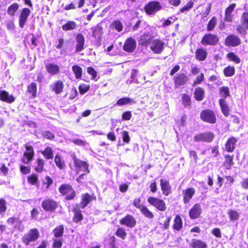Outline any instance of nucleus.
Returning a JSON list of instances; mask_svg holds the SVG:
<instances>
[{"mask_svg":"<svg viewBox=\"0 0 248 248\" xmlns=\"http://www.w3.org/2000/svg\"><path fill=\"white\" fill-rule=\"evenodd\" d=\"M242 23L243 25L248 29V13H244L242 15Z\"/></svg>","mask_w":248,"mask_h":248,"instance_id":"338daca9","label":"nucleus"},{"mask_svg":"<svg viewBox=\"0 0 248 248\" xmlns=\"http://www.w3.org/2000/svg\"><path fill=\"white\" fill-rule=\"evenodd\" d=\"M90 86L89 85L81 84L78 87L79 93L81 94H83L87 92L90 89Z\"/></svg>","mask_w":248,"mask_h":248,"instance_id":"0e129e2a","label":"nucleus"},{"mask_svg":"<svg viewBox=\"0 0 248 248\" xmlns=\"http://www.w3.org/2000/svg\"><path fill=\"white\" fill-rule=\"evenodd\" d=\"M217 22V19L216 17L214 16L209 21L207 27V30L208 31H212L213 30L215 26H216Z\"/></svg>","mask_w":248,"mask_h":248,"instance_id":"4d7b16f0","label":"nucleus"},{"mask_svg":"<svg viewBox=\"0 0 248 248\" xmlns=\"http://www.w3.org/2000/svg\"><path fill=\"white\" fill-rule=\"evenodd\" d=\"M40 237V232L38 229L32 228L29 230L21 238L22 242L28 246L31 242L36 241Z\"/></svg>","mask_w":248,"mask_h":248,"instance_id":"f03ea898","label":"nucleus"},{"mask_svg":"<svg viewBox=\"0 0 248 248\" xmlns=\"http://www.w3.org/2000/svg\"><path fill=\"white\" fill-rule=\"evenodd\" d=\"M28 183L32 186H35L37 189H40V182L38 176L36 173H33L27 177Z\"/></svg>","mask_w":248,"mask_h":248,"instance_id":"a878e982","label":"nucleus"},{"mask_svg":"<svg viewBox=\"0 0 248 248\" xmlns=\"http://www.w3.org/2000/svg\"><path fill=\"white\" fill-rule=\"evenodd\" d=\"M31 12V10L27 8H24L22 10L19 17V26L20 28H23L24 27Z\"/></svg>","mask_w":248,"mask_h":248,"instance_id":"a211bd4d","label":"nucleus"},{"mask_svg":"<svg viewBox=\"0 0 248 248\" xmlns=\"http://www.w3.org/2000/svg\"><path fill=\"white\" fill-rule=\"evenodd\" d=\"M0 100L3 102L11 104L15 100L13 95L9 94L5 90H0Z\"/></svg>","mask_w":248,"mask_h":248,"instance_id":"5701e85b","label":"nucleus"},{"mask_svg":"<svg viewBox=\"0 0 248 248\" xmlns=\"http://www.w3.org/2000/svg\"><path fill=\"white\" fill-rule=\"evenodd\" d=\"M183 223L182 217L179 215H176L172 226V229L176 231H180L183 228Z\"/></svg>","mask_w":248,"mask_h":248,"instance_id":"cd10ccee","label":"nucleus"},{"mask_svg":"<svg viewBox=\"0 0 248 248\" xmlns=\"http://www.w3.org/2000/svg\"><path fill=\"white\" fill-rule=\"evenodd\" d=\"M115 234L117 237L121 238L122 240L125 239L127 235L125 230L122 227H119L117 229Z\"/></svg>","mask_w":248,"mask_h":248,"instance_id":"864d4df0","label":"nucleus"},{"mask_svg":"<svg viewBox=\"0 0 248 248\" xmlns=\"http://www.w3.org/2000/svg\"><path fill=\"white\" fill-rule=\"evenodd\" d=\"M64 83L62 80H58L54 82L50 86V89L52 91L56 94H60L63 91Z\"/></svg>","mask_w":248,"mask_h":248,"instance_id":"4be33fe9","label":"nucleus"},{"mask_svg":"<svg viewBox=\"0 0 248 248\" xmlns=\"http://www.w3.org/2000/svg\"><path fill=\"white\" fill-rule=\"evenodd\" d=\"M73 159L76 170L78 171L82 170L87 173H90V170L89 169V165L86 162L77 158L76 156L73 157Z\"/></svg>","mask_w":248,"mask_h":248,"instance_id":"f8f14e48","label":"nucleus"},{"mask_svg":"<svg viewBox=\"0 0 248 248\" xmlns=\"http://www.w3.org/2000/svg\"><path fill=\"white\" fill-rule=\"evenodd\" d=\"M140 211L145 217L148 218L153 219L154 217V214L145 206H143Z\"/></svg>","mask_w":248,"mask_h":248,"instance_id":"49530a36","label":"nucleus"},{"mask_svg":"<svg viewBox=\"0 0 248 248\" xmlns=\"http://www.w3.org/2000/svg\"><path fill=\"white\" fill-rule=\"evenodd\" d=\"M19 8V5L16 3H14L10 5L7 9V13L11 16H14L16 12Z\"/></svg>","mask_w":248,"mask_h":248,"instance_id":"09e8293b","label":"nucleus"},{"mask_svg":"<svg viewBox=\"0 0 248 248\" xmlns=\"http://www.w3.org/2000/svg\"><path fill=\"white\" fill-rule=\"evenodd\" d=\"M42 136L44 139L48 140H52L55 138L54 135L49 131H46L44 132L42 134Z\"/></svg>","mask_w":248,"mask_h":248,"instance_id":"69168bd1","label":"nucleus"},{"mask_svg":"<svg viewBox=\"0 0 248 248\" xmlns=\"http://www.w3.org/2000/svg\"><path fill=\"white\" fill-rule=\"evenodd\" d=\"M42 208L46 212H53L59 206V203L51 198H46L42 202Z\"/></svg>","mask_w":248,"mask_h":248,"instance_id":"423d86ee","label":"nucleus"},{"mask_svg":"<svg viewBox=\"0 0 248 248\" xmlns=\"http://www.w3.org/2000/svg\"><path fill=\"white\" fill-rule=\"evenodd\" d=\"M21 220L18 217H10L7 219V223L10 226H14L16 224L20 225L21 224Z\"/></svg>","mask_w":248,"mask_h":248,"instance_id":"5fc2aeb1","label":"nucleus"},{"mask_svg":"<svg viewBox=\"0 0 248 248\" xmlns=\"http://www.w3.org/2000/svg\"><path fill=\"white\" fill-rule=\"evenodd\" d=\"M160 185L162 194L165 196H168L172 193V187L168 180L161 179Z\"/></svg>","mask_w":248,"mask_h":248,"instance_id":"dca6fc26","label":"nucleus"},{"mask_svg":"<svg viewBox=\"0 0 248 248\" xmlns=\"http://www.w3.org/2000/svg\"><path fill=\"white\" fill-rule=\"evenodd\" d=\"M27 92L29 93L30 97L34 98L37 94V84L35 82H31L27 87Z\"/></svg>","mask_w":248,"mask_h":248,"instance_id":"473e14b6","label":"nucleus"},{"mask_svg":"<svg viewBox=\"0 0 248 248\" xmlns=\"http://www.w3.org/2000/svg\"><path fill=\"white\" fill-rule=\"evenodd\" d=\"M111 27L115 29L116 31L120 32L123 30V26L121 22L119 20L114 21L111 25Z\"/></svg>","mask_w":248,"mask_h":248,"instance_id":"13d9d810","label":"nucleus"},{"mask_svg":"<svg viewBox=\"0 0 248 248\" xmlns=\"http://www.w3.org/2000/svg\"><path fill=\"white\" fill-rule=\"evenodd\" d=\"M85 39L83 35L78 34L76 36V51H80L84 48Z\"/></svg>","mask_w":248,"mask_h":248,"instance_id":"72a5a7b5","label":"nucleus"},{"mask_svg":"<svg viewBox=\"0 0 248 248\" xmlns=\"http://www.w3.org/2000/svg\"><path fill=\"white\" fill-rule=\"evenodd\" d=\"M133 205L140 210L143 208L144 206L142 205L141 200L140 198H136L134 199L133 202Z\"/></svg>","mask_w":248,"mask_h":248,"instance_id":"e2e57ef3","label":"nucleus"},{"mask_svg":"<svg viewBox=\"0 0 248 248\" xmlns=\"http://www.w3.org/2000/svg\"><path fill=\"white\" fill-rule=\"evenodd\" d=\"M183 200L184 203H188L196 193L194 188L189 187L183 190Z\"/></svg>","mask_w":248,"mask_h":248,"instance_id":"4468645a","label":"nucleus"},{"mask_svg":"<svg viewBox=\"0 0 248 248\" xmlns=\"http://www.w3.org/2000/svg\"><path fill=\"white\" fill-rule=\"evenodd\" d=\"M25 151L24 152L23 156L21 160L25 164H30L33 160L34 156V151L32 146L28 143L24 144Z\"/></svg>","mask_w":248,"mask_h":248,"instance_id":"0eeeda50","label":"nucleus"},{"mask_svg":"<svg viewBox=\"0 0 248 248\" xmlns=\"http://www.w3.org/2000/svg\"><path fill=\"white\" fill-rule=\"evenodd\" d=\"M193 2L192 0H190L186 3L185 6L180 9V12L181 13H184L186 11H188L193 7Z\"/></svg>","mask_w":248,"mask_h":248,"instance_id":"052dcab7","label":"nucleus"},{"mask_svg":"<svg viewBox=\"0 0 248 248\" xmlns=\"http://www.w3.org/2000/svg\"><path fill=\"white\" fill-rule=\"evenodd\" d=\"M115 240L116 238L114 236H110L108 241L104 244L105 248H117Z\"/></svg>","mask_w":248,"mask_h":248,"instance_id":"603ef678","label":"nucleus"},{"mask_svg":"<svg viewBox=\"0 0 248 248\" xmlns=\"http://www.w3.org/2000/svg\"><path fill=\"white\" fill-rule=\"evenodd\" d=\"M41 154L47 160L52 159L53 158V151L50 147H46L44 150L41 151Z\"/></svg>","mask_w":248,"mask_h":248,"instance_id":"58836bf2","label":"nucleus"},{"mask_svg":"<svg viewBox=\"0 0 248 248\" xmlns=\"http://www.w3.org/2000/svg\"><path fill=\"white\" fill-rule=\"evenodd\" d=\"M190 246L191 248H208V245L205 242L197 239H192Z\"/></svg>","mask_w":248,"mask_h":248,"instance_id":"2f4dec72","label":"nucleus"},{"mask_svg":"<svg viewBox=\"0 0 248 248\" xmlns=\"http://www.w3.org/2000/svg\"><path fill=\"white\" fill-rule=\"evenodd\" d=\"M204 79V76L203 73H202L198 76L193 81L192 86L195 87L198 84H201Z\"/></svg>","mask_w":248,"mask_h":248,"instance_id":"bf43d9fd","label":"nucleus"},{"mask_svg":"<svg viewBox=\"0 0 248 248\" xmlns=\"http://www.w3.org/2000/svg\"><path fill=\"white\" fill-rule=\"evenodd\" d=\"M54 162L56 166L60 170H63L65 168L66 165L64 161L62 158L60 154H57L54 157Z\"/></svg>","mask_w":248,"mask_h":248,"instance_id":"f704fd0d","label":"nucleus"},{"mask_svg":"<svg viewBox=\"0 0 248 248\" xmlns=\"http://www.w3.org/2000/svg\"><path fill=\"white\" fill-rule=\"evenodd\" d=\"M182 102L185 107H189L191 105L190 97L186 93L182 94Z\"/></svg>","mask_w":248,"mask_h":248,"instance_id":"3c124183","label":"nucleus"},{"mask_svg":"<svg viewBox=\"0 0 248 248\" xmlns=\"http://www.w3.org/2000/svg\"><path fill=\"white\" fill-rule=\"evenodd\" d=\"M62 239L53 240V242L52 245V248H62Z\"/></svg>","mask_w":248,"mask_h":248,"instance_id":"774afa93","label":"nucleus"},{"mask_svg":"<svg viewBox=\"0 0 248 248\" xmlns=\"http://www.w3.org/2000/svg\"><path fill=\"white\" fill-rule=\"evenodd\" d=\"M224 160L223 162V166L226 170H231L232 167L234 164L233 159L234 155H224Z\"/></svg>","mask_w":248,"mask_h":248,"instance_id":"393cba45","label":"nucleus"},{"mask_svg":"<svg viewBox=\"0 0 248 248\" xmlns=\"http://www.w3.org/2000/svg\"><path fill=\"white\" fill-rule=\"evenodd\" d=\"M215 138L213 132L207 131L196 134L194 136V140L196 142L211 143Z\"/></svg>","mask_w":248,"mask_h":248,"instance_id":"7ed1b4c3","label":"nucleus"},{"mask_svg":"<svg viewBox=\"0 0 248 248\" xmlns=\"http://www.w3.org/2000/svg\"><path fill=\"white\" fill-rule=\"evenodd\" d=\"M227 214L231 221H236L239 218L240 214L235 210L230 209L228 210Z\"/></svg>","mask_w":248,"mask_h":248,"instance_id":"c03bdc74","label":"nucleus"},{"mask_svg":"<svg viewBox=\"0 0 248 248\" xmlns=\"http://www.w3.org/2000/svg\"><path fill=\"white\" fill-rule=\"evenodd\" d=\"M152 41V37L150 35L144 34L141 36L140 42L142 45L147 46L149 44H151Z\"/></svg>","mask_w":248,"mask_h":248,"instance_id":"de8ad7c7","label":"nucleus"},{"mask_svg":"<svg viewBox=\"0 0 248 248\" xmlns=\"http://www.w3.org/2000/svg\"><path fill=\"white\" fill-rule=\"evenodd\" d=\"M207 54V51L202 48L198 49L195 53L197 59L201 61H203L205 59Z\"/></svg>","mask_w":248,"mask_h":248,"instance_id":"ea45409f","label":"nucleus"},{"mask_svg":"<svg viewBox=\"0 0 248 248\" xmlns=\"http://www.w3.org/2000/svg\"><path fill=\"white\" fill-rule=\"evenodd\" d=\"M93 200H96L95 196H91L88 193H85L82 195L81 202L78 204L81 209H84L90 202Z\"/></svg>","mask_w":248,"mask_h":248,"instance_id":"6ab92c4d","label":"nucleus"},{"mask_svg":"<svg viewBox=\"0 0 248 248\" xmlns=\"http://www.w3.org/2000/svg\"><path fill=\"white\" fill-rule=\"evenodd\" d=\"M219 41V38L217 35L213 34H206L202 38L201 44L203 45L215 46Z\"/></svg>","mask_w":248,"mask_h":248,"instance_id":"9d476101","label":"nucleus"},{"mask_svg":"<svg viewBox=\"0 0 248 248\" xmlns=\"http://www.w3.org/2000/svg\"><path fill=\"white\" fill-rule=\"evenodd\" d=\"M164 44L160 40L154 39L151 42L150 48L155 53H160L163 50Z\"/></svg>","mask_w":248,"mask_h":248,"instance_id":"2eb2a0df","label":"nucleus"},{"mask_svg":"<svg viewBox=\"0 0 248 248\" xmlns=\"http://www.w3.org/2000/svg\"><path fill=\"white\" fill-rule=\"evenodd\" d=\"M235 68L233 66L229 65L224 69L223 73L226 77H232L235 74Z\"/></svg>","mask_w":248,"mask_h":248,"instance_id":"8fccbe9b","label":"nucleus"},{"mask_svg":"<svg viewBox=\"0 0 248 248\" xmlns=\"http://www.w3.org/2000/svg\"><path fill=\"white\" fill-rule=\"evenodd\" d=\"M37 165L34 167V170L38 173L42 172L44 170V161L42 158H38L36 160Z\"/></svg>","mask_w":248,"mask_h":248,"instance_id":"a18cd8bd","label":"nucleus"},{"mask_svg":"<svg viewBox=\"0 0 248 248\" xmlns=\"http://www.w3.org/2000/svg\"><path fill=\"white\" fill-rule=\"evenodd\" d=\"M202 212L201 204L199 203H195L189 211V217L191 219L198 218L200 217Z\"/></svg>","mask_w":248,"mask_h":248,"instance_id":"ddd939ff","label":"nucleus"},{"mask_svg":"<svg viewBox=\"0 0 248 248\" xmlns=\"http://www.w3.org/2000/svg\"><path fill=\"white\" fill-rule=\"evenodd\" d=\"M42 187L41 189H48L53 183V179L48 175H46L44 179H42Z\"/></svg>","mask_w":248,"mask_h":248,"instance_id":"c9c22d12","label":"nucleus"},{"mask_svg":"<svg viewBox=\"0 0 248 248\" xmlns=\"http://www.w3.org/2000/svg\"><path fill=\"white\" fill-rule=\"evenodd\" d=\"M80 205L77 203L73 205L72 211L73 213L72 220L76 223L80 222L84 218Z\"/></svg>","mask_w":248,"mask_h":248,"instance_id":"6e6552de","label":"nucleus"},{"mask_svg":"<svg viewBox=\"0 0 248 248\" xmlns=\"http://www.w3.org/2000/svg\"><path fill=\"white\" fill-rule=\"evenodd\" d=\"M72 70L76 78H79L82 76V68L78 65H75L72 67Z\"/></svg>","mask_w":248,"mask_h":248,"instance_id":"6e6d98bb","label":"nucleus"},{"mask_svg":"<svg viewBox=\"0 0 248 248\" xmlns=\"http://www.w3.org/2000/svg\"><path fill=\"white\" fill-rule=\"evenodd\" d=\"M64 226L60 225L55 227L52 231L54 236L55 238H59L62 237L64 233Z\"/></svg>","mask_w":248,"mask_h":248,"instance_id":"4c0bfd02","label":"nucleus"},{"mask_svg":"<svg viewBox=\"0 0 248 248\" xmlns=\"http://www.w3.org/2000/svg\"><path fill=\"white\" fill-rule=\"evenodd\" d=\"M46 67L47 72L52 76L57 75L60 72L59 66L54 63H49Z\"/></svg>","mask_w":248,"mask_h":248,"instance_id":"c756f323","label":"nucleus"},{"mask_svg":"<svg viewBox=\"0 0 248 248\" xmlns=\"http://www.w3.org/2000/svg\"><path fill=\"white\" fill-rule=\"evenodd\" d=\"M200 119L204 122L210 124H214L217 122V117L215 112L210 109L202 110L200 114Z\"/></svg>","mask_w":248,"mask_h":248,"instance_id":"20e7f679","label":"nucleus"},{"mask_svg":"<svg viewBox=\"0 0 248 248\" xmlns=\"http://www.w3.org/2000/svg\"><path fill=\"white\" fill-rule=\"evenodd\" d=\"M227 58L228 61L240 62L239 58L232 52L229 53L227 55Z\"/></svg>","mask_w":248,"mask_h":248,"instance_id":"680f3d73","label":"nucleus"},{"mask_svg":"<svg viewBox=\"0 0 248 248\" xmlns=\"http://www.w3.org/2000/svg\"><path fill=\"white\" fill-rule=\"evenodd\" d=\"M189 80L188 76L184 73L176 74L173 77V82L175 88H178L186 84Z\"/></svg>","mask_w":248,"mask_h":248,"instance_id":"1a4fd4ad","label":"nucleus"},{"mask_svg":"<svg viewBox=\"0 0 248 248\" xmlns=\"http://www.w3.org/2000/svg\"><path fill=\"white\" fill-rule=\"evenodd\" d=\"M219 94L222 97L221 99L225 100L231 96L230 89L228 86H222L219 89Z\"/></svg>","mask_w":248,"mask_h":248,"instance_id":"e433bc0d","label":"nucleus"},{"mask_svg":"<svg viewBox=\"0 0 248 248\" xmlns=\"http://www.w3.org/2000/svg\"><path fill=\"white\" fill-rule=\"evenodd\" d=\"M240 43V38L233 34L229 35L225 39V44L227 46H238Z\"/></svg>","mask_w":248,"mask_h":248,"instance_id":"412c9836","label":"nucleus"},{"mask_svg":"<svg viewBox=\"0 0 248 248\" xmlns=\"http://www.w3.org/2000/svg\"><path fill=\"white\" fill-rule=\"evenodd\" d=\"M59 193L66 201L73 200L76 197V192L72 186L68 183H64L60 186L58 188Z\"/></svg>","mask_w":248,"mask_h":248,"instance_id":"f257e3e1","label":"nucleus"},{"mask_svg":"<svg viewBox=\"0 0 248 248\" xmlns=\"http://www.w3.org/2000/svg\"><path fill=\"white\" fill-rule=\"evenodd\" d=\"M147 202L159 211L164 212L167 209L164 201L157 197L150 196L147 199Z\"/></svg>","mask_w":248,"mask_h":248,"instance_id":"39448f33","label":"nucleus"},{"mask_svg":"<svg viewBox=\"0 0 248 248\" xmlns=\"http://www.w3.org/2000/svg\"><path fill=\"white\" fill-rule=\"evenodd\" d=\"M136 46V41L132 38L130 37L125 40L123 48L124 51L128 52H131L134 50Z\"/></svg>","mask_w":248,"mask_h":248,"instance_id":"aec40b11","label":"nucleus"},{"mask_svg":"<svg viewBox=\"0 0 248 248\" xmlns=\"http://www.w3.org/2000/svg\"><path fill=\"white\" fill-rule=\"evenodd\" d=\"M136 101L129 97H124L119 99L116 104L119 106L126 105L128 104L135 103Z\"/></svg>","mask_w":248,"mask_h":248,"instance_id":"a19ab883","label":"nucleus"},{"mask_svg":"<svg viewBox=\"0 0 248 248\" xmlns=\"http://www.w3.org/2000/svg\"><path fill=\"white\" fill-rule=\"evenodd\" d=\"M237 141V139L234 137L229 138L225 145V150L230 153L233 152L235 149Z\"/></svg>","mask_w":248,"mask_h":248,"instance_id":"b1692460","label":"nucleus"},{"mask_svg":"<svg viewBox=\"0 0 248 248\" xmlns=\"http://www.w3.org/2000/svg\"><path fill=\"white\" fill-rule=\"evenodd\" d=\"M120 223L122 225L132 228L136 225L137 221L134 216L130 214H127L120 219Z\"/></svg>","mask_w":248,"mask_h":248,"instance_id":"9b49d317","label":"nucleus"},{"mask_svg":"<svg viewBox=\"0 0 248 248\" xmlns=\"http://www.w3.org/2000/svg\"><path fill=\"white\" fill-rule=\"evenodd\" d=\"M161 5L157 1L149 2L145 7V11L149 15L154 14L161 9Z\"/></svg>","mask_w":248,"mask_h":248,"instance_id":"f3484780","label":"nucleus"},{"mask_svg":"<svg viewBox=\"0 0 248 248\" xmlns=\"http://www.w3.org/2000/svg\"><path fill=\"white\" fill-rule=\"evenodd\" d=\"M235 7L236 4L232 3L226 9L224 17V19L226 21L230 22L232 21L233 15L232 14V13Z\"/></svg>","mask_w":248,"mask_h":248,"instance_id":"bb28decb","label":"nucleus"},{"mask_svg":"<svg viewBox=\"0 0 248 248\" xmlns=\"http://www.w3.org/2000/svg\"><path fill=\"white\" fill-rule=\"evenodd\" d=\"M193 95L194 98L196 101H201L204 98V90L201 87H198L195 89Z\"/></svg>","mask_w":248,"mask_h":248,"instance_id":"c85d7f7f","label":"nucleus"},{"mask_svg":"<svg viewBox=\"0 0 248 248\" xmlns=\"http://www.w3.org/2000/svg\"><path fill=\"white\" fill-rule=\"evenodd\" d=\"M219 104L221 112L225 117H228L230 114V109L224 99H219Z\"/></svg>","mask_w":248,"mask_h":248,"instance_id":"7c9ffc66","label":"nucleus"},{"mask_svg":"<svg viewBox=\"0 0 248 248\" xmlns=\"http://www.w3.org/2000/svg\"><path fill=\"white\" fill-rule=\"evenodd\" d=\"M92 30L93 36L96 39H100L103 33L102 28L101 26L97 25L96 26L93 28Z\"/></svg>","mask_w":248,"mask_h":248,"instance_id":"79ce46f5","label":"nucleus"},{"mask_svg":"<svg viewBox=\"0 0 248 248\" xmlns=\"http://www.w3.org/2000/svg\"><path fill=\"white\" fill-rule=\"evenodd\" d=\"M77 27V24L73 21H68L62 27V29L64 31L73 30Z\"/></svg>","mask_w":248,"mask_h":248,"instance_id":"37998d69","label":"nucleus"}]
</instances>
